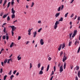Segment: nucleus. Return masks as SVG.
Instances as JSON below:
<instances>
[{"label": "nucleus", "mask_w": 80, "mask_h": 80, "mask_svg": "<svg viewBox=\"0 0 80 80\" xmlns=\"http://www.w3.org/2000/svg\"><path fill=\"white\" fill-rule=\"evenodd\" d=\"M72 34H73V33H71L69 34L70 37H72Z\"/></svg>", "instance_id": "nucleus-44"}, {"label": "nucleus", "mask_w": 80, "mask_h": 80, "mask_svg": "<svg viewBox=\"0 0 80 80\" xmlns=\"http://www.w3.org/2000/svg\"><path fill=\"white\" fill-rule=\"evenodd\" d=\"M50 67V65H48L47 69V71L48 72V70H49V68Z\"/></svg>", "instance_id": "nucleus-14"}, {"label": "nucleus", "mask_w": 80, "mask_h": 80, "mask_svg": "<svg viewBox=\"0 0 80 80\" xmlns=\"http://www.w3.org/2000/svg\"><path fill=\"white\" fill-rule=\"evenodd\" d=\"M41 30H42V28L38 30V32H40V31H41Z\"/></svg>", "instance_id": "nucleus-37"}, {"label": "nucleus", "mask_w": 80, "mask_h": 80, "mask_svg": "<svg viewBox=\"0 0 80 80\" xmlns=\"http://www.w3.org/2000/svg\"><path fill=\"white\" fill-rule=\"evenodd\" d=\"M3 12H2L1 13L0 16H1V17H2V15H3Z\"/></svg>", "instance_id": "nucleus-43"}, {"label": "nucleus", "mask_w": 80, "mask_h": 80, "mask_svg": "<svg viewBox=\"0 0 80 80\" xmlns=\"http://www.w3.org/2000/svg\"><path fill=\"white\" fill-rule=\"evenodd\" d=\"M9 27H11V28L12 29L11 30L12 36H13V35L14 34V32H13V31H14L15 30H16V29H17V28L15 27V26H10Z\"/></svg>", "instance_id": "nucleus-2"}, {"label": "nucleus", "mask_w": 80, "mask_h": 80, "mask_svg": "<svg viewBox=\"0 0 80 80\" xmlns=\"http://www.w3.org/2000/svg\"><path fill=\"white\" fill-rule=\"evenodd\" d=\"M7 75L4 76V80H6V78H7Z\"/></svg>", "instance_id": "nucleus-24"}, {"label": "nucleus", "mask_w": 80, "mask_h": 80, "mask_svg": "<svg viewBox=\"0 0 80 80\" xmlns=\"http://www.w3.org/2000/svg\"><path fill=\"white\" fill-rule=\"evenodd\" d=\"M19 75V72H17L16 73V76H18V75Z\"/></svg>", "instance_id": "nucleus-48"}, {"label": "nucleus", "mask_w": 80, "mask_h": 80, "mask_svg": "<svg viewBox=\"0 0 80 80\" xmlns=\"http://www.w3.org/2000/svg\"><path fill=\"white\" fill-rule=\"evenodd\" d=\"M13 77H14V76H13V75H12L10 77V78H11V80H12L13 78Z\"/></svg>", "instance_id": "nucleus-20"}, {"label": "nucleus", "mask_w": 80, "mask_h": 80, "mask_svg": "<svg viewBox=\"0 0 80 80\" xmlns=\"http://www.w3.org/2000/svg\"><path fill=\"white\" fill-rule=\"evenodd\" d=\"M6 38V36L5 35L3 36V37H2V39L3 40H5Z\"/></svg>", "instance_id": "nucleus-28"}, {"label": "nucleus", "mask_w": 80, "mask_h": 80, "mask_svg": "<svg viewBox=\"0 0 80 80\" xmlns=\"http://www.w3.org/2000/svg\"><path fill=\"white\" fill-rule=\"evenodd\" d=\"M33 37L35 38L36 37V35H37V31H35L33 32Z\"/></svg>", "instance_id": "nucleus-8"}, {"label": "nucleus", "mask_w": 80, "mask_h": 80, "mask_svg": "<svg viewBox=\"0 0 80 80\" xmlns=\"http://www.w3.org/2000/svg\"><path fill=\"white\" fill-rule=\"evenodd\" d=\"M3 32L4 33H6V28H4Z\"/></svg>", "instance_id": "nucleus-30"}, {"label": "nucleus", "mask_w": 80, "mask_h": 80, "mask_svg": "<svg viewBox=\"0 0 80 80\" xmlns=\"http://www.w3.org/2000/svg\"><path fill=\"white\" fill-rule=\"evenodd\" d=\"M78 20H80V16H79L78 17Z\"/></svg>", "instance_id": "nucleus-55"}, {"label": "nucleus", "mask_w": 80, "mask_h": 80, "mask_svg": "<svg viewBox=\"0 0 80 80\" xmlns=\"http://www.w3.org/2000/svg\"><path fill=\"white\" fill-rule=\"evenodd\" d=\"M76 35V34L73 33L72 36V38H73Z\"/></svg>", "instance_id": "nucleus-35"}, {"label": "nucleus", "mask_w": 80, "mask_h": 80, "mask_svg": "<svg viewBox=\"0 0 80 80\" xmlns=\"http://www.w3.org/2000/svg\"><path fill=\"white\" fill-rule=\"evenodd\" d=\"M68 12H67L65 14V17H67V15H68Z\"/></svg>", "instance_id": "nucleus-34"}, {"label": "nucleus", "mask_w": 80, "mask_h": 80, "mask_svg": "<svg viewBox=\"0 0 80 80\" xmlns=\"http://www.w3.org/2000/svg\"><path fill=\"white\" fill-rule=\"evenodd\" d=\"M53 76H52L50 79V80H52L53 79Z\"/></svg>", "instance_id": "nucleus-58"}, {"label": "nucleus", "mask_w": 80, "mask_h": 80, "mask_svg": "<svg viewBox=\"0 0 80 80\" xmlns=\"http://www.w3.org/2000/svg\"><path fill=\"white\" fill-rule=\"evenodd\" d=\"M79 68H80V67L78 66H77L74 69V70L75 71V70H79Z\"/></svg>", "instance_id": "nucleus-4"}, {"label": "nucleus", "mask_w": 80, "mask_h": 80, "mask_svg": "<svg viewBox=\"0 0 80 80\" xmlns=\"http://www.w3.org/2000/svg\"><path fill=\"white\" fill-rule=\"evenodd\" d=\"M60 15V12L58 13H57L55 15V17H58L59 16V15Z\"/></svg>", "instance_id": "nucleus-11"}, {"label": "nucleus", "mask_w": 80, "mask_h": 80, "mask_svg": "<svg viewBox=\"0 0 80 80\" xmlns=\"http://www.w3.org/2000/svg\"><path fill=\"white\" fill-rule=\"evenodd\" d=\"M63 20V18L61 17L60 18V19H59L58 21H56V22L55 23V24L54 25V29H57V27L58 26H57V25H58L60 23V22H62Z\"/></svg>", "instance_id": "nucleus-1"}, {"label": "nucleus", "mask_w": 80, "mask_h": 80, "mask_svg": "<svg viewBox=\"0 0 80 80\" xmlns=\"http://www.w3.org/2000/svg\"><path fill=\"white\" fill-rule=\"evenodd\" d=\"M10 2H9L8 4L7 8H8V7H10Z\"/></svg>", "instance_id": "nucleus-22"}, {"label": "nucleus", "mask_w": 80, "mask_h": 80, "mask_svg": "<svg viewBox=\"0 0 80 80\" xmlns=\"http://www.w3.org/2000/svg\"><path fill=\"white\" fill-rule=\"evenodd\" d=\"M29 42H29V41H28L26 42V44L27 45V44H28V43H29Z\"/></svg>", "instance_id": "nucleus-51"}, {"label": "nucleus", "mask_w": 80, "mask_h": 80, "mask_svg": "<svg viewBox=\"0 0 80 80\" xmlns=\"http://www.w3.org/2000/svg\"><path fill=\"white\" fill-rule=\"evenodd\" d=\"M20 38H21V37H20V36H19V37H18V40H19L20 39Z\"/></svg>", "instance_id": "nucleus-49"}, {"label": "nucleus", "mask_w": 80, "mask_h": 80, "mask_svg": "<svg viewBox=\"0 0 80 80\" xmlns=\"http://www.w3.org/2000/svg\"><path fill=\"white\" fill-rule=\"evenodd\" d=\"M43 73V71L42 70H41L39 72V74H40V75H42Z\"/></svg>", "instance_id": "nucleus-18"}, {"label": "nucleus", "mask_w": 80, "mask_h": 80, "mask_svg": "<svg viewBox=\"0 0 80 80\" xmlns=\"http://www.w3.org/2000/svg\"><path fill=\"white\" fill-rule=\"evenodd\" d=\"M77 43H78V42H77V41H76L75 42V45H77Z\"/></svg>", "instance_id": "nucleus-56"}, {"label": "nucleus", "mask_w": 80, "mask_h": 80, "mask_svg": "<svg viewBox=\"0 0 80 80\" xmlns=\"http://www.w3.org/2000/svg\"><path fill=\"white\" fill-rule=\"evenodd\" d=\"M77 30H74V34L77 35Z\"/></svg>", "instance_id": "nucleus-19"}, {"label": "nucleus", "mask_w": 80, "mask_h": 80, "mask_svg": "<svg viewBox=\"0 0 80 80\" xmlns=\"http://www.w3.org/2000/svg\"><path fill=\"white\" fill-rule=\"evenodd\" d=\"M63 7H64L63 5H62L61 8V10H63Z\"/></svg>", "instance_id": "nucleus-42"}, {"label": "nucleus", "mask_w": 80, "mask_h": 80, "mask_svg": "<svg viewBox=\"0 0 80 80\" xmlns=\"http://www.w3.org/2000/svg\"><path fill=\"white\" fill-rule=\"evenodd\" d=\"M60 65H61L60 63H59L58 64V66L59 67H60Z\"/></svg>", "instance_id": "nucleus-62"}, {"label": "nucleus", "mask_w": 80, "mask_h": 80, "mask_svg": "<svg viewBox=\"0 0 80 80\" xmlns=\"http://www.w3.org/2000/svg\"><path fill=\"white\" fill-rule=\"evenodd\" d=\"M13 4H14V2L12 1L11 2V4H12V5H13Z\"/></svg>", "instance_id": "nucleus-46"}, {"label": "nucleus", "mask_w": 80, "mask_h": 80, "mask_svg": "<svg viewBox=\"0 0 80 80\" xmlns=\"http://www.w3.org/2000/svg\"><path fill=\"white\" fill-rule=\"evenodd\" d=\"M74 16V14L73 13H72L71 16H70L71 18H72Z\"/></svg>", "instance_id": "nucleus-32"}, {"label": "nucleus", "mask_w": 80, "mask_h": 80, "mask_svg": "<svg viewBox=\"0 0 80 80\" xmlns=\"http://www.w3.org/2000/svg\"><path fill=\"white\" fill-rule=\"evenodd\" d=\"M62 48V44H61L59 46V48H58V50L60 51L61 50V48Z\"/></svg>", "instance_id": "nucleus-17"}, {"label": "nucleus", "mask_w": 80, "mask_h": 80, "mask_svg": "<svg viewBox=\"0 0 80 80\" xmlns=\"http://www.w3.org/2000/svg\"><path fill=\"white\" fill-rule=\"evenodd\" d=\"M7 61H8V59H6L4 61V63H6L7 62Z\"/></svg>", "instance_id": "nucleus-31"}, {"label": "nucleus", "mask_w": 80, "mask_h": 80, "mask_svg": "<svg viewBox=\"0 0 80 80\" xmlns=\"http://www.w3.org/2000/svg\"><path fill=\"white\" fill-rule=\"evenodd\" d=\"M15 17V15L14 14H12V19H13V18H14Z\"/></svg>", "instance_id": "nucleus-13"}, {"label": "nucleus", "mask_w": 80, "mask_h": 80, "mask_svg": "<svg viewBox=\"0 0 80 80\" xmlns=\"http://www.w3.org/2000/svg\"><path fill=\"white\" fill-rule=\"evenodd\" d=\"M64 47H65V44L64 43L63 44L62 47V49H63Z\"/></svg>", "instance_id": "nucleus-23"}, {"label": "nucleus", "mask_w": 80, "mask_h": 80, "mask_svg": "<svg viewBox=\"0 0 80 80\" xmlns=\"http://www.w3.org/2000/svg\"><path fill=\"white\" fill-rule=\"evenodd\" d=\"M74 1V0H72L71 2H70V3H73V2Z\"/></svg>", "instance_id": "nucleus-63"}, {"label": "nucleus", "mask_w": 80, "mask_h": 80, "mask_svg": "<svg viewBox=\"0 0 80 80\" xmlns=\"http://www.w3.org/2000/svg\"><path fill=\"white\" fill-rule=\"evenodd\" d=\"M12 70L10 71V72H9V75H10L12 74Z\"/></svg>", "instance_id": "nucleus-38"}, {"label": "nucleus", "mask_w": 80, "mask_h": 80, "mask_svg": "<svg viewBox=\"0 0 80 80\" xmlns=\"http://www.w3.org/2000/svg\"><path fill=\"white\" fill-rule=\"evenodd\" d=\"M67 58V57H66L65 56V55H64V57L62 59V61H63V62H65Z\"/></svg>", "instance_id": "nucleus-3"}, {"label": "nucleus", "mask_w": 80, "mask_h": 80, "mask_svg": "<svg viewBox=\"0 0 80 80\" xmlns=\"http://www.w3.org/2000/svg\"><path fill=\"white\" fill-rule=\"evenodd\" d=\"M17 72V71L16 70H15L14 71V72H13V74L15 75V73H16V72Z\"/></svg>", "instance_id": "nucleus-40"}, {"label": "nucleus", "mask_w": 80, "mask_h": 80, "mask_svg": "<svg viewBox=\"0 0 80 80\" xmlns=\"http://www.w3.org/2000/svg\"><path fill=\"white\" fill-rule=\"evenodd\" d=\"M32 29L33 28H31V29H29V30L28 31V32H29L28 33V35H31V31Z\"/></svg>", "instance_id": "nucleus-7"}, {"label": "nucleus", "mask_w": 80, "mask_h": 80, "mask_svg": "<svg viewBox=\"0 0 80 80\" xmlns=\"http://www.w3.org/2000/svg\"><path fill=\"white\" fill-rule=\"evenodd\" d=\"M76 80H78V77L77 76L76 77Z\"/></svg>", "instance_id": "nucleus-53"}, {"label": "nucleus", "mask_w": 80, "mask_h": 80, "mask_svg": "<svg viewBox=\"0 0 80 80\" xmlns=\"http://www.w3.org/2000/svg\"><path fill=\"white\" fill-rule=\"evenodd\" d=\"M6 40H8V36H6Z\"/></svg>", "instance_id": "nucleus-47"}, {"label": "nucleus", "mask_w": 80, "mask_h": 80, "mask_svg": "<svg viewBox=\"0 0 80 80\" xmlns=\"http://www.w3.org/2000/svg\"><path fill=\"white\" fill-rule=\"evenodd\" d=\"M48 60H49V61H50V60H52V58H51V57H49L48 58Z\"/></svg>", "instance_id": "nucleus-50"}, {"label": "nucleus", "mask_w": 80, "mask_h": 80, "mask_svg": "<svg viewBox=\"0 0 80 80\" xmlns=\"http://www.w3.org/2000/svg\"><path fill=\"white\" fill-rule=\"evenodd\" d=\"M7 20L8 21H9V20H10V18L9 16H8L7 18Z\"/></svg>", "instance_id": "nucleus-25"}, {"label": "nucleus", "mask_w": 80, "mask_h": 80, "mask_svg": "<svg viewBox=\"0 0 80 80\" xmlns=\"http://www.w3.org/2000/svg\"><path fill=\"white\" fill-rule=\"evenodd\" d=\"M56 68L55 67V66H54L53 67L54 71V72H55Z\"/></svg>", "instance_id": "nucleus-36"}, {"label": "nucleus", "mask_w": 80, "mask_h": 80, "mask_svg": "<svg viewBox=\"0 0 80 80\" xmlns=\"http://www.w3.org/2000/svg\"><path fill=\"white\" fill-rule=\"evenodd\" d=\"M12 14H14L15 12V11L14 10V9H13V8H12Z\"/></svg>", "instance_id": "nucleus-9"}, {"label": "nucleus", "mask_w": 80, "mask_h": 80, "mask_svg": "<svg viewBox=\"0 0 80 80\" xmlns=\"http://www.w3.org/2000/svg\"><path fill=\"white\" fill-rule=\"evenodd\" d=\"M61 9V7H59L57 10L58 12H60V11Z\"/></svg>", "instance_id": "nucleus-21"}, {"label": "nucleus", "mask_w": 80, "mask_h": 80, "mask_svg": "<svg viewBox=\"0 0 80 80\" xmlns=\"http://www.w3.org/2000/svg\"><path fill=\"white\" fill-rule=\"evenodd\" d=\"M63 71V65L61 66L60 67V72H62Z\"/></svg>", "instance_id": "nucleus-5"}, {"label": "nucleus", "mask_w": 80, "mask_h": 80, "mask_svg": "<svg viewBox=\"0 0 80 80\" xmlns=\"http://www.w3.org/2000/svg\"><path fill=\"white\" fill-rule=\"evenodd\" d=\"M13 45H14V43H13V42H12L11 43V44L10 45V48H12Z\"/></svg>", "instance_id": "nucleus-12"}, {"label": "nucleus", "mask_w": 80, "mask_h": 80, "mask_svg": "<svg viewBox=\"0 0 80 80\" xmlns=\"http://www.w3.org/2000/svg\"><path fill=\"white\" fill-rule=\"evenodd\" d=\"M51 74H52V75H53V74H54V72H53V71H52Z\"/></svg>", "instance_id": "nucleus-60"}, {"label": "nucleus", "mask_w": 80, "mask_h": 80, "mask_svg": "<svg viewBox=\"0 0 80 80\" xmlns=\"http://www.w3.org/2000/svg\"><path fill=\"white\" fill-rule=\"evenodd\" d=\"M1 64H2V66H4V65H3V62H2Z\"/></svg>", "instance_id": "nucleus-59"}, {"label": "nucleus", "mask_w": 80, "mask_h": 80, "mask_svg": "<svg viewBox=\"0 0 80 80\" xmlns=\"http://www.w3.org/2000/svg\"><path fill=\"white\" fill-rule=\"evenodd\" d=\"M63 51H61V52L60 53V57H62V55H63Z\"/></svg>", "instance_id": "nucleus-27"}, {"label": "nucleus", "mask_w": 80, "mask_h": 80, "mask_svg": "<svg viewBox=\"0 0 80 80\" xmlns=\"http://www.w3.org/2000/svg\"><path fill=\"white\" fill-rule=\"evenodd\" d=\"M67 65V64L66 63L64 62L63 67H64V69H65V68H66V65Z\"/></svg>", "instance_id": "nucleus-16"}, {"label": "nucleus", "mask_w": 80, "mask_h": 80, "mask_svg": "<svg viewBox=\"0 0 80 80\" xmlns=\"http://www.w3.org/2000/svg\"><path fill=\"white\" fill-rule=\"evenodd\" d=\"M20 54L18 55L17 57L18 60L19 61V60H21V57H20Z\"/></svg>", "instance_id": "nucleus-10"}, {"label": "nucleus", "mask_w": 80, "mask_h": 80, "mask_svg": "<svg viewBox=\"0 0 80 80\" xmlns=\"http://www.w3.org/2000/svg\"><path fill=\"white\" fill-rule=\"evenodd\" d=\"M40 43L41 45H43L44 43V42H43V39H41L40 40Z\"/></svg>", "instance_id": "nucleus-6"}, {"label": "nucleus", "mask_w": 80, "mask_h": 80, "mask_svg": "<svg viewBox=\"0 0 80 80\" xmlns=\"http://www.w3.org/2000/svg\"><path fill=\"white\" fill-rule=\"evenodd\" d=\"M43 68H44V67H43V66H42L41 69V70L42 71L43 70Z\"/></svg>", "instance_id": "nucleus-54"}, {"label": "nucleus", "mask_w": 80, "mask_h": 80, "mask_svg": "<svg viewBox=\"0 0 80 80\" xmlns=\"http://www.w3.org/2000/svg\"><path fill=\"white\" fill-rule=\"evenodd\" d=\"M30 68H32V65L31 63H30Z\"/></svg>", "instance_id": "nucleus-39"}, {"label": "nucleus", "mask_w": 80, "mask_h": 80, "mask_svg": "<svg viewBox=\"0 0 80 80\" xmlns=\"http://www.w3.org/2000/svg\"><path fill=\"white\" fill-rule=\"evenodd\" d=\"M33 5H34V3L32 2V5H31V7H33Z\"/></svg>", "instance_id": "nucleus-41"}, {"label": "nucleus", "mask_w": 80, "mask_h": 80, "mask_svg": "<svg viewBox=\"0 0 80 80\" xmlns=\"http://www.w3.org/2000/svg\"><path fill=\"white\" fill-rule=\"evenodd\" d=\"M73 66H72L70 68L71 70H72V69H73Z\"/></svg>", "instance_id": "nucleus-64"}, {"label": "nucleus", "mask_w": 80, "mask_h": 80, "mask_svg": "<svg viewBox=\"0 0 80 80\" xmlns=\"http://www.w3.org/2000/svg\"><path fill=\"white\" fill-rule=\"evenodd\" d=\"M8 15V13H7V14H5L4 15V16H3V18H6V17H7V15Z\"/></svg>", "instance_id": "nucleus-15"}, {"label": "nucleus", "mask_w": 80, "mask_h": 80, "mask_svg": "<svg viewBox=\"0 0 80 80\" xmlns=\"http://www.w3.org/2000/svg\"><path fill=\"white\" fill-rule=\"evenodd\" d=\"M2 72H3V70H2V68L1 69L0 73H2Z\"/></svg>", "instance_id": "nucleus-57"}, {"label": "nucleus", "mask_w": 80, "mask_h": 80, "mask_svg": "<svg viewBox=\"0 0 80 80\" xmlns=\"http://www.w3.org/2000/svg\"><path fill=\"white\" fill-rule=\"evenodd\" d=\"M38 23H42V22L41 21H38Z\"/></svg>", "instance_id": "nucleus-45"}, {"label": "nucleus", "mask_w": 80, "mask_h": 80, "mask_svg": "<svg viewBox=\"0 0 80 80\" xmlns=\"http://www.w3.org/2000/svg\"><path fill=\"white\" fill-rule=\"evenodd\" d=\"M40 64H41V63H39V64H38V68H39L40 67Z\"/></svg>", "instance_id": "nucleus-29"}, {"label": "nucleus", "mask_w": 80, "mask_h": 80, "mask_svg": "<svg viewBox=\"0 0 80 80\" xmlns=\"http://www.w3.org/2000/svg\"><path fill=\"white\" fill-rule=\"evenodd\" d=\"M10 60H12V59H9L7 62V63H10Z\"/></svg>", "instance_id": "nucleus-33"}, {"label": "nucleus", "mask_w": 80, "mask_h": 80, "mask_svg": "<svg viewBox=\"0 0 80 80\" xmlns=\"http://www.w3.org/2000/svg\"><path fill=\"white\" fill-rule=\"evenodd\" d=\"M72 45V42L70 41L69 42L68 46H71Z\"/></svg>", "instance_id": "nucleus-26"}, {"label": "nucleus", "mask_w": 80, "mask_h": 80, "mask_svg": "<svg viewBox=\"0 0 80 80\" xmlns=\"http://www.w3.org/2000/svg\"><path fill=\"white\" fill-rule=\"evenodd\" d=\"M3 1V0H0V4H2V2Z\"/></svg>", "instance_id": "nucleus-52"}, {"label": "nucleus", "mask_w": 80, "mask_h": 80, "mask_svg": "<svg viewBox=\"0 0 80 80\" xmlns=\"http://www.w3.org/2000/svg\"><path fill=\"white\" fill-rule=\"evenodd\" d=\"M7 0H5L4 1V2L5 3H7Z\"/></svg>", "instance_id": "nucleus-61"}]
</instances>
